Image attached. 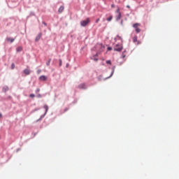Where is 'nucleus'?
Listing matches in <instances>:
<instances>
[{
    "mask_svg": "<svg viewBox=\"0 0 179 179\" xmlns=\"http://www.w3.org/2000/svg\"><path fill=\"white\" fill-rule=\"evenodd\" d=\"M64 111H68V108H65V109H64Z\"/></svg>",
    "mask_w": 179,
    "mask_h": 179,
    "instance_id": "nucleus-40",
    "label": "nucleus"
},
{
    "mask_svg": "<svg viewBox=\"0 0 179 179\" xmlns=\"http://www.w3.org/2000/svg\"><path fill=\"white\" fill-rule=\"evenodd\" d=\"M41 73V70H38V71H37V73H38V74H39V73Z\"/></svg>",
    "mask_w": 179,
    "mask_h": 179,
    "instance_id": "nucleus-33",
    "label": "nucleus"
},
{
    "mask_svg": "<svg viewBox=\"0 0 179 179\" xmlns=\"http://www.w3.org/2000/svg\"><path fill=\"white\" fill-rule=\"evenodd\" d=\"M120 24L122 26H124V20H121Z\"/></svg>",
    "mask_w": 179,
    "mask_h": 179,
    "instance_id": "nucleus-31",
    "label": "nucleus"
},
{
    "mask_svg": "<svg viewBox=\"0 0 179 179\" xmlns=\"http://www.w3.org/2000/svg\"><path fill=\"white\" fill-rule=\"evenodd\" d=\"M43 108L45 109V113L43 115H41L40 118L36 120V122L41 121V120H43V118L47 115V113H48V105H45Z\"/></svg>",
    "mask_w": 179,
    "mask_h": 179,
    "instance_id": "nucleus-2",
    "label": "nucleus"
},
{
    "mask_svg": "<svg viewBox=\"0 0 179 179\" xmlns=\"http://www.w3.org/2000/svg\"><path fill=\"white\" fill-rule=\"evenodd\" d=\"M8 99H12V96H8Z\"/></svg>",
    "mask_w": 179,
    "mask_h": 179,
    "instance_id": "nucleus-39",
    "label": "nucleus"
},
{
    "mask_svg": "<svg viewBox=\"0 0 179 179\" xmlns=\"http://www.w3.org/2000/svg\"><path fill=\"white\" fill-rule=\"evenodd\" d=\"M66 66H68V64H66Z\"/></svg>",
    "mask_w": 179,
    "mask_h": 179,
    "instance_id": "nucleus-46",
    "label": "nucleus"
},
{
    "mask_svg": "<svg viewBox=\"0 0 179 179\" xmlns=\"http://www.w3.org/2000/svg\"><path fill=\"white\" fill-rule=\"evenodd\" d=\"M0 118H2V113H0Z\"/></svg>",
    "mask_w": 179,
    "mask_h": 179,
    "instance_id": "nucleus-38",
    "label": "nucleus"
},
{
    "mask_svg": "<svg viewBox=\"0 0 179 179\" xmlns=\"http://www.w3.org/2000/svg\"><path fill=\"white\" fill-rule=\"evenodd\" d=\"M117 38H119V40H120L121 43H122L123 41H124L122 40V37L120 36L119 35H117Z\"/></svg>",
    "mask_w": 179,
    "mask_h": 179,
    "instance_id": "nucleus-17",
    "label": "nucleus"
},
{
    "mask_svg": "<svg viewBox=\"0 0 179 179\" xmlns=\"http://www.w3.org/2000/svg\"><path fill=\"white\" fill-rule=\"evenodd\" d=\"M29 96H31V97H36V95H35L34 94H31L29 95Z\"/></svg>",
    "mask_w": 179,
    "mask_h": 179,
    "instance_id": "nucleus-28",
    "label": "nucleus"
},
{
    "mask_svg": "<svg viewBox=\"0 0 179 179\" xmlns=\"http://www.w3.org/2000/svg\"><path fill=\"white\" fill-rule=\"evenodd\" d=\"M106 64H108V65H111V60H107Z\"/></svg>",
    "mask_w": 179,
    "mask_h": 179,
    "instance_id": "nucleus-24",
    "label": "nucleus"
},
{
    "mask_svg": "<svg viewBox=\"0 0 179 179\" xmlns=\"http://www.w3.org/2000/svg\"><path fill=\"white\" fill-rule=\"evenodd\" d=\"M136 33H141V29L136 28Z\"/></svg>",
    "mask_w": 179,
    "mask_h": 179,
    "instance_id": "nucleus-23",
    "label": "nucleus"
},
{
    "mask_svg": "<svg viewBox=\"0 0 179 179\" xmlns=\"http://www.w3.org/2000/svg\"><path fill=\"white\" fill-rule=\"evenodd\" d=\"M121 17H122V15H121V13H119L118 15L116 17L117 22H118V20H120V19H121Z\"/></svg>",
    "mask_w": 179,
    "mask_h": 179,
    "instance_id": "nucleus-14",
    "label": "nucleus"
},
{
    "mask_svg": "<svg viewBox=\"0 0 179 179\" xmlns=\"http://www.w3.org/2000/svg\"><path fill=\"white\" fill-rule=\"evenodd\" d=\"M89 23H90V18L88 17L85 20H83L80 22V26L82 27H86V26H87Z\"/></svg>",
    "mask_w": 179,
    "mask_h": 179,
    "instance_id": "nucleus-3",
    "label": "nucleus"
},
{
    "mask_svg": "<svg viewBox=\"0 0 179 179\" xmlns=\"http://www.w3.org/2000/svg\"><path fill=\"white\" fill-rule=\"evenodd\" d=\"M111 8H115V4H112Z\"/></svg>",
    "mask_w": 179,
    "mask_h": 179,
    "instance_id": "nucleus-34",
    "label": "nucleus"
},
{
    "mask_svg": "<svg viewBox=\"0 0 179 179\" xmlns=\"http://www.w3.org/2000/svg\"><path fill=\"white\" fill-rule=\"evenodd\" d=\"M43 24H44V26H47V23L45 22H43Z\"/></svg>",
    "mask_w": 179,
    "mask_h": 179,
    "instance_id": "nucleus-35",
    "label": "nucleus"
},
{
    "mask_svg": "<svg viewBox=\"0 0 179 179\" xmlns=\"http://www.w3.org/2000/svg\"><path fill=\"white\" fill-rule=\"evenodd\" d=\"M133 41L134 43H136V41H138V36H135L134 38H133Z\"/></svg>",
    "mask_w": 179,
    "mask_h": 179,
    "instance_id": "nucleus-16",
    "label": "nucleus"
},
{
    "mask_svg": "<svg viewBox=\"0 0 179 179\" xmlns=\"http://www.w3.org/2000/svg\"><path fill=\"white\" fill-rule=\"evenodd\" d=\"M123 49L124 46L122 43H117L113 48L114 51H116L117 52H121Z\"/></svg>",
    "mask_w": 179,
    "mask_h": 179,
    "instance_id": "nucleus-1",
    "label": "nucleus"
},
{
    "mask_svg": "<svg viewBox=\"0 0 179 179\" xmlns=\"http://www.w3.org/2000/svg\"><path fill=\"white\" fill-rule=\"evenodd\" d=\"M120 65H122V62H120Z\"/></svg>",
    "mask_w": 179,
    "mask_h": 179,
    "instance_id": "nucleus-44",
    "label": "nucleus"
},
{
    "mask_svg": "<svg viewBox=\"0 0 179 179\" xmlns=\"http://www.w3.org/2000/svg\"><path fill=\"white\" fill-rule=\"evenodd\" d=\"M11 69H15V64L14 63H13L11 64Z\"/></svg>",
    "mask_w": 179,
    "mask_h": 179,
    "instance_id": "nucleus-25",
    "label": "nucleus"
},
{
    "mask_svg": "<svg viewBox=\"0 0 179 179\" xmlns=\"http://www.w3.org/2000/svg\"><path fill=\"white\" fill-rule=\"evenodd\" d=\"M138 26H141V24H139V23H135V24H133V27H134V29H138Z\"/></svg>",
    "mask_w": 179,
    "mask_h": 179,
    "instance_id": "nucleus-13",
    "label": "nucleus"
},
{
    "mask_svg": "<svg viewBox=\"0 0 179 179\" xmlns=\"http://www.w3.org/2000/svg\"><path fill=\"white\" fill-rule=\"evenodd\" d=\"M99 22H100V18L96 19L95 21L96 23H99Z\"/></svg>",
    "mask_w": 179,
    "mask_h": 179,
    "instance_id": "nucleus-30",
    "label": "nucleus"
},
{
    "mask_svg": "<svg viewBox=\"0 0 179 179\" xmlns=\"http://www.w3.org/2000/svg\"><path fill=\"white\" fill-rule=\"evenodd\" d=\"M6 41H9L10 43H13V41H15V38H6Z\"/></svg>",
    "mask_w": 179,
    "mask_h": 179,
    "instance_id": "nucleus-12",
    "label": "nucleus"
},
{
    "mask_svg": "<svg viewBox=\"0 0 179 179\" xmlns=\"http://www.w3.org/2000/svg\"><path fill=\"white\" fill-rule=\"evenodd\" d=\"M41 36H43V34L41 32L39 33L37 36L35 38V41L36 43H37L38 41H40V38H41Z\"/></svg>",
    "mask_w": 179,
    "mask_h": 179,
    "instance_id": "nucleus-6",
    "label": "nucleus"
},
{
    "mask_svg": "<svg viewBox=\"0 0 179 179\" xmlns=\"http://www.w3.org/2000/svg\"><path fill=\"white\" fill-rule=\"evenodd\" d=\"M127 8H128L129 9V8H131V6L129 5H127Z\"/></svg>",
    "mask_w": 179,
    "mask_h": 179,
    "instance_id": "nucleus-36",
    "label": "nucleus"
},
{
    "mask_svg": "<svg viewBox=\"0 0 179 179\" xmlns=\"http://www.w3.org/2000/svg\"><path fill=\"white\" fill-rule=\"evenodd\" d=\"M106 20H107L108 22H111V20H113V15H110L109 17H108V18L106 19Z\"/></svg>",
    "mask_w": 179,
    "mask_h": 179,
    "instance_id": "nucleus-15",
    "label": "nucleus"
},
{
    "mask_svg": "<svg viewBox=\"0 0 179 179\" xmlns=\"http://www.w3.org/2000/svg\"><path fill=\"white\" fill-rule=\"evenodd\" d=\"M29 16H36V13L34 11H31L29 13Z\"/></svg>",
    "mask_w": 179,
    "mask_h": 179,
    "instance_id": "nucleus-19",
    "label": "nucleus"
},
{
    "mask_svg": "<svg viewBox=\"0 0 179 179\" xmlns=\"http://www.w3.org/2000/svg\"><path fill=\"white\" fill-rule=\"evenodd\" d=\"M102 78H103V76H98L97 79H98V80H101Z\"/></svg>",
    "mask_w": 179,
    "mask_h": 179,
    "instance_id": "nucleus-26",
    "label": "nucleus"
},
{
    "mask_svg": "<svg viewBox=\"0 0 179 179\" xmlns=\"http://www.w3.org/2000/svg\"><path fill=\"white\" fill-rule=\"evenodd\" d=\"M127 57V55H125L124 52L122 53V57L121 58L124 59Z\"/></svg>",
    "mask_w": 179,
    "mask_h": 179,
    "instance_id": "nucleus-21",
    "label": "nucleus"
},
{
    "mask_svg": "<svg viewBox=\"0 0 179 179\" xmlns=\"http://www.w3.org/2000/svg\"><path fill=\"white\" fill-rule=\"evenodd\" d=\"M78 89H87L85 83H82L78 85Z\"/></svg>",
    "mask_w": 179,
    "mask_h": 179,
    "instance_id": "nucleus-7",
    "label": "nucleus"
},
{
    "mask_svg": "<svg viewBox=\"0 0 179 179\" xmlns=\"http://www.w3.org/2000/svg\"><path fill=\"white\" fill-rule=\"evenodd\" d=\"M107 50H108V51H111V50H113V48H111V47H108Z\"/></svg>",
    "mask_w": 179,
    "mask_h": 179,
    "instance_id": "nucleus-27",
    "label": "nucleus"
},
{
    "mask_svg": "<svg viewBox=\"0 0 179 179\" xmlns=\"http://www.w3.org/2000/svg\"><path fill=\"white\" fill-rule=\"evenodd\" d=\"M59 66H62V59H59Z\"/></svg>",
    "mask_w": 179,
    "mask_h": 179,
    "instance_id": "nucleus-20",
    "label": "nucleus"
},
{
    "mask_svg": "<svg viewBox=\"0 0 179 179\" xmlns=\"http://www.w3.org/2000/svg\"><path fill=\"white\" fill-rule=\"evenodd\" d=\"M103 1H106V0H103Z\"/></svg>",
    "mask_w": 179,
    "mask_h": 179,
    "instance_id": "nucleus-47",
    "label": "nucleus"
},
{
    "mask_svg": "<svg viewBox=\"0 0 179 179\" xmlns=\"http://www.w3.org/2000/svg\"><path fill=\"white\" fill-rule=\"evenodd\" d=\"M50 64H51V59H49L48 61L46 62L47 66H50Z\"/></svg>",
    "mask_w": 179,
    "mask_h": 179,
    "instance_id": "nucleus-18",
    "label": "nucleus"
},
{
    "mask_svg": "<svg viewBox=\"0 0 179 179\" xmlns=\"http://www.w3.org/2000/svg\"><path fill=\"white\" fill-rule=\"evenodd\" d=\"M23 72H24V75H27V76H29V75H30V73H31V71L29 69H24Z\"/></svg>",
    "mask_w": 179,
    "mask_h": 179,
    "instance_id": "nucleus-5",
    "label": "nucleus"
},
{
    "mask_svg": "<svg viewBox=\"0 0 179 179\" xmlns=\"http://www.w3.org/2000/svg\"><path fill=\"white\" fill-rule=\"evenodd\" d=\"M8 90H9V87H8L7 85H5L2 88V92H3V93H6V92H8Z\"/></svg>",
    "mask_w": 179,
    "mask_h": 179,
    "instance_id": "nucleus-9",
    "label": "nucleus"
},
{
    "mask_svg": "<svg viewBox=\"0 0 179 179\" xmlns=\"http://www.w3.org/2000/svg\"><path fill=\"white\" fill-rule=\"evenodd\" d=\"M64 6H61L59 7V8L58 9L59 13H62V12H64Z\"/></svg>",
    "mask_w": 179,
    "mask_h": 179,
    "instance_id": "nucleus-10",
    "label": "nucleus"
},
{
    "mask_svg": "<svg viewBox=\"0 0 179 179\" xmlns=\"http://www.w3.org/2000/svg\"><path fill=\"white\" fill-rule=\"evenodd\" d=\"M36 92H40V89L39 88L36 89Z\"/></svg>",
    "mask_w": 179,
    "mask_h": 179,
    "instance_id": "nucleus-37",
    "label": "nucleus"
},
{
    "mask_svg": "<svg viewBox=\"0 0 179 179\" xmlns=\"http://www.w3.org/2000/svg\"><path fill=\"white\" fill-rule=\"evenodd\" d=\"M115 41H117V38H115Z\"/></svg>",
    "mask_w": 179,
    "mask_h": 179,
    "instance_id": "nucleus-45",
    "label": "nucleus"
},
{
    "mask_svg": "<svg viewBox=\"0 0 179 179\" xmlns=\"http://www.w3.org/2000/svg\"><path fill=\"white\" fill-rule=\"evenodd\" d=\"M94 61H95L96 62H97V61H99V59L94 58Z\"/></svg>",
    "mask_w": 179,
    "mask_h": 179,
    "instance_id": "nucleus-32",
    "label": "nucleus"
},
{
    "mask_svg": "<svg viewBox=\"0 0 179 179\" xmlns=\"http://www.w3.org/2000/svg\"><path fill=\"white\" fill-rule=\"evenodd\" d=\"M38 109H35L34 111H38Z\"/></svg>",
    "mask_w": 179,
    "mask_h": 179,
    "instance_id": "nucleus-43",
    "label": "nucleus"
},
{
    "mask_svg": "<svg viewBox=\"0 0 179 179\" xmlns=\"http://www.w3.org/2000/svg\"><path fill=\"white\" fill-rule=\"evenodd\" d=\"M36 97H38V99H41V94H37V95H36Z\"/></svg>",
    "mask_w": 179,
    "mask_h": 179,
    "instance_id": "nucleus-29",
    "label": "nucleus"
},
{
    "mask_svg": "<svg viewBox=\"0 0 179 179\" xmlns=\"http://www.w3.org/2000/svg\"><path fill=\"white\" fill-rule=\"evenodd\" d=\"M115 71V66H113V68H112V72H111L110 76H108V78H105V80H106V79H110V78H111V76H113L114 75Z\"/></svg>",
    "mask_w": 179,
    "mask_h": 179,
    "instance_id": "nucleus-4",
    "label": "nucleus"
},
{
    "mask_svg": "<svg viewBox=\"0 0 179 179\" xmlns=\"http://www.w3.org/2000/svg\"><path fill=\"white\" fill-rule=\"evenodd\" d=\"M116 13H118V15H120V13H121V11H120V7L117 8Z\"/></svg>",
    "mask_w": 179,
    "mask_h": 179,
    "instance_id": "nucleus-22",
    "label": "nucleus"
},
{
    "mask_svg": "<svg viewBox=\"0 0 179 179\" xmlns=\"http://www.w3.org/2000/svg\"><path fill=\"white\" fill-rule=\"evenodd\" d=\"M123 52H124V54H125V52H127V50H124Z\"/></svg>",
    "mask_w": 179,
    "mask_h": 179,
    "instance_id": "nucleus-41",
    "label": "nucleus"
},
{
    "mask_svg": "<svg viewBox=\"0 0 179 179\" xmlns=\"http://www.w3.org/2000/svg\"><path fill=\"white\" fill-rule=\"evenodd\" d=\"M99 56V55H97V54H96L95 55H94V57H98Z\"/></svg>",
    "mask_w": 179,
    "mask_h": 179,
    "instance_id": "nucleus-42",
    "label": "nucleus"
},
{
    "mask_svg": "<svg viewBox=\"0 0 179 179\" xmlns=\"http://www.w3.org/2000/svg\"><path fill=\"white\" fill-rule=\"evenodd\" d=\"M16 51L17 52H20L21 51H23V48L22 46L17 47Z\"/></svg>",
    "mask_w": 179,
    "mask_h": 179,
    "instance_id": "nucleus-11",
    "label": "nucleus"
},
{
    "mask_svg": "<svg viewBox=\"0 0 179 179\" xmlns=\"http://www.w3.org/2000/svg\"><path fill=\"white\" fill-rule=\"evenodd\" d=\"M39 80H41L42 82H45V80H47V76H41L39 77Z\"/></svg>",
    "mask_w": 179,
    "mask_h": 179,
    "instance_id": "nucleus-8",
    "label": "nucleus"
}]
</instances>
